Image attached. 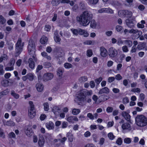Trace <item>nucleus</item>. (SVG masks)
I'll return each mask as SVG.
<instances>
[{"label":"nucleus","mask_w":147,"mask_h":147,"mask_svg":"<svg viewBox=\"0 0 147 147\" xmlns=\"http://www.w3.org/2000/svg\"><path fill=\"white\" fill-rule=\"evenodd\" d=\"M123 43V41L122 40L121 38H119L117 40V44L118 45H120Z\"/></svg>","instance_id":"obj_62"},{"label":"nucleus","mask_w":147,"mask_h":147,"mask_svg":"<svg viewBox=\"0 0 147 147\" xmlns=\"http://www.w3.org/2000/svg\"><path fill=\"white\" fill-rule=\"evenodd\" d=\"M45 125L47 128L49 130H53L54 129V124L51 121L46 123Z\"/></svg>","instance_id":"obj_16"},{"label":"nucleus","mask_w":147,"mask_h":147,"mask_svg":"<svg viewBox=\"0 0 147 147\" xmlns=\"http://www.w3.org/2000/svg\"><path fill=\"white\" fill-rule=\"evenodd\" d=\"M36 87L38 91L40 92H42L44 88L43 85L40 83L36 84Z\"/></svg>","instance_id":"obj_19"},{"label":"nucleus","mask_w":147,"mask_h":147,"mask_svg":"<svg viewBox=\"0 0 147 147\" xmlns=\"http://www.w3.org/2000/svg\"><path fill=\"white\" fill-rule=\"evenodd\" d=\"M28 116L31 119L33 118L36 115L35 109H28Z\"/></svg>","instance_id":"obj_18"},{"label":"nucleus","mask_w":147,"mask_h":147,"mask_svg":"<svg viewBox=\"0 0 147 147\" xmlns=\"http://www.w3.org/2000/svg\"><path fill=\"white\" fill-rule=\"evenodd\" d=\"M113 110V108L111 107H108L107 108L106 111L107 113H111L112 112Z\"/></svg>","instance_id":"obj_57"},{"label":"nucleus","mask_w":147,"mask_h":147,"mask_svg":"<svg viewBox=\"0 0 147 147\" xmlns=\"http://www.w3.org/2000/svg\"><path fill=\"white\" fill-rule=\"evenodd\" d=\"M90 26L91 27L93 28H95L96 27V23L95 20H92L91 21Z\"/></svg>","instance_id":"obj_37"},{"label":"nucleus","mask_w":147,"mask_h":147,"mask_svg":"<svg viewBox=\"0 0 147 147\" xmlns=\"http://www.w3.org/2000/svg\"><path fill=\"white\" fill-rule=\"evenodd\" d=\"M110 90L109 89L108 87H105L100 89L98 92V94H101L104 93L108 94Z\"/></svg>","instance_id":"obj_14"},{"label":"nucleus","mask_w":147,"mask_h":147,"mask_svg":"<svg viewBox=\"0 0 147 147\" xmlns=\"http://www.w3.org/2000/svg\"><path fill=\"white\" fill-rule=\"evenodd\" d=\"M47 116L45 114H41L40 117V119L41 121L44 120L46 118Z\"/></svg>","instance_id":"obj_61"},{"label":"nucleus","mask_w":147,"mask_h":147,"mask_svg":"<svg viewBox=\"0 0 147 147\" xmlns=\"http://www.w3.org/2000/svg\"><path fill=\"white\" fill-rule=\"evenodd\" d=\"M93 54L92 51L91 49H89L87 51V55L88 57H91Z\"/></svg>","instance_id":"obj_48"},{"label":"nucleus","mask_w":147,"mask_h":147,"mask_svg":"<svg viewBox=\"0 0 147 147\" xmlns=\"http://www.w3.org/2000/svg\"><path fill=\"white\" fill-rule=\"evenodd\" d=\"M59 1L57 0H53L51 1V3L53 6L57 5L60 3Z\"/></svg>","instance_id":"obj_45"},{"label":"nucleus","mask_w":147,"mask_h":147,"mask_svg":"<svg viewBox=\"0 0 147 147\" xmlns=\"http://www.w3.org/2000/svg\"><path fill=\"white\" fill-rule=\"evenodd\" d=\"M61 110L60 108L58 107L55 106L53 107L52 109V111L55 114H57V112Z\"/></svg>","instance_id":"obj_29"},{"label":"nucleus","mask_w":147,"mask_h":147,"mask_svg":"<svg viewBox=\"0 0 147 147\" xmlns=\"http://www.w3.org/2000/svg\"><path fill=\"white\" fill-rule=\"evenodd\" d=\"M98 0H88V3L90 5L96 4L98 2Z\"/></svg>","instance_id":"obj_38"},{"label":"nucleus","mask_w":147,"mask_h":147,"mask_svg":"<svg viewBox=\"0 0 147 147\" xmlns=\"http://www.w3.org/2000/svg\"><path fill=\"white\" fill-rule=\"evenodd\" d=\"M15 62V59L12 58L11 59L9 62L8 63L7 65V66H13Z\"/></svg>","instance_id":"obj_28"},{"label":"nucleus","mask_w":147,"mask_h":147,"mask_svg":"<svg viewBox=\"0 0 147 147\" xmlns=\"http://www.w3.org/2000/svg\"><path fill=\"white\" fill-rule=\"evenodd\" d=\"M38 144L39 147H43L45 143V140L42 136H41L39 138Z\"/></svg>","instance_id":"obj_17"},{"label":"nucleus","mask_w":147,"mask_h":147,"mask_svg":"<svg viewBox=\"0 0 147 147\" xmlns=\"http://www.w3.org/2000/svg\"><path fill=\"white\" fill-rule=\"evenodd\" d=\"M9 82L8 80H4L2 82V85L4 86H7L8 85Z\"/></svg>","instance_id":"obj_42"},{"label":"nucleus","mask_w":147,"mask_h":147,"mask_svg":"<svg viewBox=\"0 0 147 147\" xmlns=\"http://www.w3.org/2000/svg\"><path fill=\"white\" fill-rule=\"evenodd\" d=\"M28 48V53L30 55H32V56L34 59L35 62L37 61V59L36 57V55L35 54V45L32 40H30L29 41Z\"/></svg>","instance_id":"obj_4"},{"label":"nucleus","mask_w":147,"mask_h":147,"mask_svg":"<svg viewBox=\"0 0 147 147\" xmlns=\"http://www.w3.org/2000/svg\"><path fill=\"white\" fill-rule=\"evenodd\" d=\"M87 117L89 118L90 119L93 120L94 119V116L91 113H88L87 114Z\"/></svg>","instance_id":"obj_59"},{"label":"nucleus","mask_w":147,"mask_h":147,"mask_svg":"<svg viewBox=\"0 0 147 147\" xmlns=\"http://www.w3.org/2000/svg\"><path fill=\"white\" fill-rule=\"evenodd\" d=\"M5 125H7L10 126H13L15 125L14 122L13 121L9 120L4 123Z\"/></svg>","instance_id":"obj_23"},{"label":"nucleus","mask_w":147,"mask_h":147,"mask_svg":"<svg viewBox=\"0 0 147 147\" xmlns=\"http://www.w3.org/2000/svg\"><path fill=\"white\" fill-rule=\"evenodd\" d=\"M6 20L2 16H0V24H4L6 22Z\"/></svg>","instance_id":"obj_35"},{"label":"nucleus","mask_w":147,"mask_h":147,"mask_svg":"<svg viewBox=\"0 0 147 147\" xmlns=\"http://www.w3.org/2000/svg\"><path fill=\"white\" fill-rule=\"evenodd\" d=\"M92 94V90H87L82 89L80 91L77 96V98L79 101H84V98L86 96H91Z\"/></svg>","instance_id":"obj_3"},{"label":"nucleus","mask_w":147,"mask_h":147,"mask_svg":"<svg viewBox=\"0 0 147 147\" xmlns=\"http://www.w3.org/2000/svg\"><path fill=\"white\" fill-rule=\"evenodd\" d=\"M129 102V100L127 97H125L123 98L122 102L124 104H126L128 103Z\"/></svg>","instance_id":"obj_40"},{"label":"nucleus","mask_w":147,"mask_h":147,"mask_svg":"<svg viewBox=\"0 0 147 147\" xmlns=\"http://www.w3.org/2000/svg\"><path fill=\"white\" fill-rule=\"evenodd\" d=\"M113 64V62L112 61H109L107 62V65L108 67L111 66Z\"/></svg>","instance_id":"obj_63"},{"label":"nucleus","mask_w":147,"mask_h":147,"mask_svg":"<svg viewBox=\"0 0 147 147\" xmlns=\"http://www.w3.org/2000/svg\"><path fill=\"white\" fill-rule=\"evenodd\" d=\"M124 120L122 119L119 122L120 124L123 123L121 125V128L123 130H128L130 131L131 129L130 124L128 122H124Z\"/></svg>","instance_id":"obj_9"},{"label":"nucleus","mask_w":147,"mask_h":147,"mask_svg":"<svg viewBox=\"0 0 147 147\" xmlns=\"http://www.w3.org/2000/svg\"><path fill=\"white\" fill-rule=\"evenodd\" d=\"M102 77H100L99 78L95 80V82L97 85H98L102 80Z\"/></svg>","instance_id":"obj_43"},{"label":"nucleus","mask_w":147,"mask_h":147,"mask_svg":"<svg viewBox=\"0 0 147 147\" xmlns=\"http://www.w3.org/2000/svg\"><path fill=\"white\" fill-rule=\"evenodd\" d=\"M26 134L28 136L32 135V131L31 127L30 126H28L26 127V129L25 131Z\"/></svg>","instance_id":"obj_20"},{"label":"nucleus","mask_w":147,"mask_h":147,"mask_svg":"<svg viewBox=\"0 0 147 147\" xmlns=\"http://www.w3.org/2000/svg\"><path fill=\"white\" fill-rule=\"evenodd\" d=\"M121 115L128 122H131V116L128 112L123 111L121 113Z\"/></svg>","instance_id":"obj_11"},{"label":"nucleus","mask_w":147,"mask_h":147,"mask_svg":"<svg viewBox=\"0 0 147 147\" xmlns=\"http://www.w3.org/2000/svg\"><path fill=\"white\" fill-rule=\"evenodd\" d=\"M8 137L11 138H15L16 135L13 132H11L8 134Z\"/></svg>","instance_id":"obj_47"},{"label":"nucleus","mask_w":147,"mask_h":147,"mask_svg":"<svg viewBox=\"0 0 147 147\" xmlns=\"http://www.w3.org/2000/svg\"><path fill=\"white\" fill-rule=\"evenodd\" d=\"M64 66L65 68L69 69L72 68L73 67L72 65L69 63H66L64 64Z\"/></svg>","instance_id":"obj_39"},{"label":"nucleus","mask_w":147,"mask_h":147,"mask_svg":"<svg viewBox=\"0 0 147 147\" xmlns=\"http://www.w3.org/2000/svg\"><path fill=\"white\" fill-rule=\"evenodd\" d=\"M108 54L111 57H116L118 55L117 50L113 47H111L108 49Z\"/></svg>","instance_id":"obj_8"},{"label":"nucleus","mask_w":147,"mask_h":147,"mask_svg":"<svg viewBox=\"0 0 147 147\" xmlns=\"http://www.w3.org/2000/svg\"><path fill=\"white\" fill-rule=\"evenodd\" d=\"M32 55H30V58L28 61V63L29 67L31 69L34 68L35 66L34 62L35 61L34 59L32 57Z\"/></svg>","instance_id":"obj_12"},{"label":"nucleus","mask_w":147,"mask_h":147,"mask_svg":"<svg viewBox=\"0 0 147 147\" xmlns=\"http://www.w3.org/2000/svg\"><path fill=\"white\" fill-rule=\"evenodd\" d=\"M129 33H133V34H136L138 33V35L140 36L142 34V31L137 30V29H131L129 31Z\"/></svg>","instance_id":"obj_21"},{"label":"nucleus","mask_w":147,"mask_h":147,"mask_svg":"<svg viewBox=\"0 0 147 147\" xmlns=\"http://www.w3.org/2000/svg\"><path fill=\"white\" fill-rule=\"evenodd\" d=\"M136 22L134 17H132L130 19H128L126 20L127 25L130 28H133L135 26Z\"/></svg>","instance_id":"obj_7"},{"label":"nucleus","mask_w":147,"mask_h":147,"mask_svg":"<svg viewBox=\"0 0 147 147\" xmlns=\"http://www.w3.org/2000/svg\"><path fill=\"white\" fill-rule=\"evenodd\" d=\"M132 14V13L131 11L127 10L121 11L118 13L119 16L122 18L126 17L129 18L131 17Z\"/></svg>","instance_id":"obj_6"},{"label":"nucleus","mask_w":147,"mask_h":147,"mask_svg":"<svg viewBox=\"0 0 147 147\" xmlns=\"http://www.w3.org/2000/svg\"><path fill=\"white\" fill-rule=\"evenodd\" d=\"M108 136L109 139L111 140H113L115 138V136L112 133H109L108 134Z\"/></svg>","instance_id":"obj_41"},{"label":"nucleus","mask_w":147,"mask_h":147,"mask_svg":"<svg viewBox=\"0 0 147 147\" xmlns=\"http://www.w3.org/2000/svg\"><path fill=\"white\" fill-rule=\"evenodd\" d=\"M93 16V14L90 11H85L77 16L76 20L80 25L86 26L89 25Z\"/></svg>","instance_id":"obj_1"},{"label":"nucleus","mask_w":147,"mask_h":147,"mask_svg":"<svg viewBox=\"0 0 147 147\" xmlns=\"http://www.w3.org/2000/svg\"><path fill=\"white\" fill-rule=\"evenodd\" d=\"M122 49L123 51L124 52H127L129 51L126 45L123 46L122 47Z\"/></svg>","instance_id":"obj_56"},{"label":"nucleus","mask_w":147,"mask_h":147,"mask_svg":"<svg viewBox=\"0 0 147 147\" xmlns=\"http://www.w3.org/2000/svg\"><path fill=\"white\" fill-rule=\"evenodd\" d=\"M80 111L79 109L74 108L72 109L71 113L74 115H77L80 113Z\"/></svg>","instance_id":"obj_26"},{"label":"nucleus","mask_w":147,"mask_h":147,"mask_svg":"<svg viewBox=\"0 0 147 147\" xmlns=\"http://www.w3.org/2000/svg\"><path fill=\"white\" fill-rule=\"evenodd\" d=\"M91 133L89 131H87L84 133V135L85 137H88L90 136Z\"/></svg>","instance_id":"obj_64"},{"label":"nucleus","mask_w":147,"mask_h":147,"mask_svg":"<svg viewBox=\"0 0 147 147\" xmlns=\"http://www.w3.org/2000/svg\"><path fill=\"white\" fill-rule=\"evenodd\" d=\"M123 142L125 144H129L131 142V140L129 138H126L124 139Z\"/></svg>","instance_id":"obj_32"},{"label":"nucleus","mask_w":147,"mask_h":147,"mask_svg":"<svg viewBox=\"0 0 147 147\" xmlns=\"http://www.w3.org/2000/svg\"><path fill=\"white\" fill-rule=\"evenodd\" d=\"M131 91L133 92H140V89L139 88H135L131 89Z\"/></svg>","instance_id":"obj_55"},{"label":"nucleus","mask_w":147,"mask_h":147,"mask_svg":"<svg viewBox=\"0 0 147 147\" xmlns=\"http://www.w3.org/2000/svg\"><path fill=\"white\" fill-rule=\"evenodd\" d=\"M124 42L129 47H131L132 45V41L129 40H125L124 41Z\"/></svg>","instance_id":"obj_36"},{"label":"nucleus","mask_w":147,"mask_h":147,"mask_svg":"<svg viewBox=\"0 0 147 147\" xmlns=\"http://www.w3.org/2000/svg\"><path fill=\"white\" fill-rule=\"evenodd\" d=\"M5 70L7 71H12L13 70L14 67L13 66H7L5 68Z\"/></svg>","instance_id":"obj_50"},{"label":"nucleus","mask_w":147,"mask_h":147,"mask_svg":"<svg viewBox=\"0 0 147 147\" xmlns=\"http://www.w3.org/2000/svg\"><path fill=\"white\" fill-rule=\"evenodd\" d=\"M146 44L145 42H143L140 44H138L137 47V48L140 50H142L145 48Z\"/></svg>","instance_id":"obj_24"},{"label":"nucleus","mask_w":147,"mask_h":147,"mask_svg":"<svg viewBox=\"0 0 147 147\" xmlns=\"http://www.w3.org/2000/svg\"><path fill=\"white\" fill-rule=\"evenodd\" d=\"M136 50L137 48L136 46H133L131 48V50L130 52L131 53H135L136 52Z\"/></svg>","instance_id":"obj_60"},{"label":"nucleus","mask_w":147,"mask_h":147,"mask_svg":"<svg viewBox=\"0 0 147 147\" xmlns=\"http://www.w3.org/2000/svg\"><path fill=\"white\" fill-rule=\"evenodd\" d=\"M26 75L28 79L30 81L33 80L34 79V76L32 74L29 73L27 74Z\"/></svg>","instance_id":"obj_33"},{"label":"nucleus","mask_w":147,"mask_h":147,"mask_svg":"<svg viewBox=\"0 0 147 147\" xmlns=\"http://www.w3.org/2000/svg\"><path fill=\"white\" fill-rule=\"evenodd\" d=\"M54 38L56 42H59L61 40V39L59 37V36H54Z\"/></svg>","instance_id":"obj_53"},{"label":"nucleus","mask_w":147,"mask_h":147,"mask_svg":"<svg viewBox=\"0 0 147 147\" xmlns=\"http://www.w3.org/2000/svg\"><path fill=\"white\" fill-rule=\"evenodd\" d=\"M63 71V70L62 68H59L57 72V75L59 77H61Z\"/></svg>","instance_id":"obj_34"},{"label":"nucleus","mask_w":147,"mask_h":147,"mask_svg":"<svg viewBox=\"0 0 147 147\" xmlns=\"http://www.w3.org/2000/svg\"><path fill=\"white\" fill-rule=\"evenodd\" d=\"M11 94L16 99L18 98L20 96L19 94L16 93L14 90L11 91Z\"/></svg>","instance_id":"obj_30"},{"label":"nucleus","mask_w":147,"mask_h":147,"mask_svg":"<svg viewBox=\"0 0 147 147\" xmlns=\"http://www.w3.org/2000/svg\"><path fill=\"white\" fill-rule=\"evenodd\" d=\"M44 109L46 111H48L49 109V104L46 102L44 104Z\"/></svg>","instance_id":"obj_44"},{"label":"nucleus","mask_w":147,"mask_h":147,"mask_svg":"<svg viewBox=\"0 0 147 147\" xmlns=\"http://www.w3.org/2000/svg\"><path fill=\"white\" fill-rule=\"evenodd\" d=\"M101 55L103 57H106L107 55V50L103 47L100 48Z\"/></svg>","instance_id":"obj_15"},{"label":"nucleus","mask_w":147,"mask_h":147,"mask_svg":"<svg viewBox=\"0 0 147 147\" xmlns=\"http://www.w3.org/2000/svg\"><path fill=\"white\" fill-rule=\"evenodd\" d=\"M115 80V78L114 77H109L108 79V82L109 83H111Z\"/></svg>","instance_id":"obj_58"},{"label":"nucleus","mask_w":147,"mask_h":147,"mask_svg":"<svg viewBox=\"0 0 147 147\" xmlns=\"http://www.w3.org/2000/svg\"><path fill=\"white\" fill-rule=\"evenodd\" d=\"M81 29L79 28L78 29H71L73 34L76 36L78 35V34L80 35Z\"/></svg>","instance_id":"obj_22"},{"label":"nucleus","mask_w":147,"mask_h":147,"mask_svg":"<svg viewBox=\"0 0 147 147\" xmlns=\"http://www.w3.org/2000/svg\"><path fill=\"white\" fill-rule=\"evenodd\" d=\"M53 77V75L51 73H47L44 74L43 76V80L47 81L52 79Z\"/></svg>","instance_id":"obj_10"},{"label":"nucleus","mask_w":147,"mask_h":147,"mask_svg":"<svg viewBox=\"0 0 147 147\" xmlns=\"http://www.w3.org/2000/svg\"><path fill=\"white\" fill-rule=\"evenodd\" d=\"M136 124L138 126L144 127L147 125V118L142 115H138L135 118Z\"/></svg>","instance_id":"obj_2"},{"label":"nucleus","mask_w":147,"mask_h":147,"mask_svg":"<svg viewBox=\"0 0 147 147\" xmlns=\"http://www.w3.org/2000/svg\"><path fill=\"white\" fill-rule=\"evenodd\" d=\"M116 142L117 144L119 145H121L122 143V140L121 138H118Z\"/></svg>","instance_id":"obj_49"},{"label":"nucleus","mask_w":147,"mask_h":147,"mask_svg":"<svg viewBox=\"0 0 147 147\" xmlns=\"http://www.w3.org/2000/svg\"><path fill=\"white\" fill-rule=\"evenodd\" d=\"M3 66L1 65H0V75H2L4 73V70L3 69Z\"/></svg>","instance_id":"obj_54"},{"label":"nucleus","mask_w":147,"mask_h":147,"mask_svg":"<svg viewBox=\"0 0 147 147\" xmlns=\"http://www.w3.org/2000/svg\"><path fill=\"white\" fill-rule=\"evenodd\" d=\"M67 120L69 123H74L75 121H78V119L76 116H71L67 117Z\"/></svg>","instance_id":"obj_13"},{"label":"nucleus","mask_w":147,"mask_h":147,"mask_svg":"<svg viewBox=\"0 0 147 147\" xmlns=\"http://www.w3.org/2000/svg\"><path fill=\"white\" fill-rule=\"evenodd\" d=\"M24 43H22L21 38H19L16 44L15 50L16 53L19 55L23 50Z\"/></svg>","instance_id":"obj_5"},{"label":"nucleus","mask_w":147,"mask_h":147,"mask_svg":"<svg viewBox=\"0 0 147 147\" xmlns=\"http://www.w3.org/2000/svg\"><path fill=\"white\" fill-rule=\"evenodd\" d=\"M116 29L117 31L120 32L123 29V28L121 26L117 25L116 26Z\"/></svg>","instance_id":"obj_52"},{"label":"nucleus","mask_w":147,"mask_h":147,"mask_svg":"<svg viewBox=\"0 0 147 147\" xmlns=\"http://www.w3.org/2000/svg\"><path fill=\"white\" fill-rule=\"evenodd\" d=\"M30 105V109H35L34 105L33 104V102L32 101H30L29 102Z\"/></svg>","instance_id":"obj_46"},{"label":"nucleus","mask_w":147,"mask_h":147,"mask_svg":"<svg viewBox=\"0 0 147 147\" xmlns=\"http://www.w3.org/2000/svg\"><path fill=\"white\" fill-rule=\"evenodd\" d=\"M87 80L88 78L87 77L84 76L80 77L78 79V81L80 83H83L86 81Z\"/></svg>","instance_id":"obj_25"},{"label":"nucleus","mask_w":147,"mask_h":147,"mask_svg":"<svg viewBox=\"0 0 147 147\" xmlns=\"http://www.w3.org/2000/svg\"><path fill=\"white\" fill-rule=\"evenodd\" d=\"M47 38L45 36H42L40 39V42L42 44H45L47 41Z\"/></svg>","instance_id":"obj_27"},{"label":"nucleus","mask_w":147,"mask_h":147,"mask_svg":"<svg viewBox=\"0 0 147 147\" xmlns=\"http://www.w3.org/2000/svg\"><path fill=\"white\" fill-rule=\"evenodd\" d=\"M80 35H83L84 37H87L89 35V34L87 31L81 29Z\"/></svg>","instance_id":"obj_31"},{"label":"nucleus","mask_w":147,"mask_h":147,"mask_svg":"<svg viewBox=\"0 0 147 147\" xmlns=\"http://www.w3.org/2000/svg\"><path fill=\"white\" fill-rule=\"evenodd\" d=\"M8 93V92L7 90H5L3 91L0 92V94H1L2 97L3 96L7 94Z\"/></svg>","instance_id":"obj_51"}]
</instances>
